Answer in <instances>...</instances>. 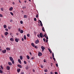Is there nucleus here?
<instances>
[{
  "label": "nucleus",
  "mask_w": 74,
  "mask_h": 74,
  "mask_svg": "<svg viewBox=\"0 0 74 74\" xmlns=\"http://www.w3.org/2000/svg\"><path fill=\"white\" fill-rule=\"evenodd\" d=\"M41 48L42 49V52H43L45 50V48L44 47V46H42L41 47Z\"/></svg>",
  "instance_id": "f257e3e1"
},
{
  "label": "nucleus",
  "mask_w": 74,
  "mask_h": 74,
  "mask_svg": "<svg viewBox=\"0 0 74 74\" xmlns=\"http://www.w3.org/2000/svg\"><path fill=\"white\" fill-rule=\"evenodd\" d=\"M42 55V54L40 52L38 53V56H41Z\"/></svg>",
  "instance_id": "f03ea898"
},
{
  "label": "nucleus",
  "mask_w": 74,
  "mask_h": 74,
  "mask_svg": "<svg viewBox=\"0 0 74 74\" xmlns=\"http://www.w3.org/2000/svg\"><path fill=\"white\" fill-rule=\"evenodd\" d=\"M6 69L7 70H10V67L9 66H6Z\"/></svg>",
  "instance_id": "7ed1b4c3"
},
{
  "label": "nucleus",
  "mask_w": 74,
  "mask_h": 74,
  "mask_svg": "<svg viewBox=\"0 0 74 74\" xmlns=\"http://www.w3.org/2000/svg\"><path fill=\"white\" fill-rule=\"evenodd\" d=\"M40 37L41 38H42L43 37V35H42V33H40Z\"/></svg>",
  "instance_id": "20e7f679"
},
{
  "label": "nucleus",
  "mask_w": 74,
  "mask_h": 74,
  "mask_svg": "<svg viewBox=\"0 0 74 74\" xmlns=\"http://www.w3.org/2000/svg\"><path fill=\"white\" fill-rule=\"evenodd\" d=\"M44 36L45 38H46V39L47 40H48V36H47V34H45L44 35Z\"/></svg>",
  "instance_id": "39448f33"
},
{
  "label": "nucleus",
  "mask_w": 74,
  "mask_h": 74,
  "mask_svg": "<svg viewBox=\"0 0 74 74\" xmlns=\"http://www.w3.org/2000/svg\"><path fill=\"white\" fill-rule=\"evenodd\" d=\"M9 59L11 61H13L14 59H13V58H12V57H10Z\"/></svg>",
  "instance_id": "423d86ee"
},
{
  "label": "nucleus",
  "mask_w": 74,
  "mask_h": 74,
  "mask_svg": "<svg viewBox=\"0 0 74 74\" xmlns=\"http://www.w3.org/2000/svg\"><path fill=\"white\" fill-rule=\"evenodd\" d=\"M39 42V40H38V39L36 40L35 41V43L36 44H38V43Z\"/></svg>",
  "instance_id": "0eeeda50"
},
{
  "label": "nucleus",
  "mask_w": 74,
  "mask_h": 74,
  "mask_svg": "<svg viewBox=\"0 0 74 74\" xmlns=\"http://www.w3.org/2000/svg\"><path fill=\"white\" fill-rule=\"evenodd\" d=\"M2 52L3 53H6V50L5 49L4 50H2Z\"/></svg>",
  "instance_id": "6e6552de"
},
{
  "label": "nucleus",
  "mask_w": 74,
  "mask_h": 74,
  "mask_svg": "<svg viewBox=\"0 0 74 74\" xmlns=\"http://www.w3.org/2000/svg\"><path fill=\"white\" fill-rule=\"evenodd\" d=\"M39 21H40V25L41 26H42L43 25H42V22H41V21H40V20H39Z\"/></svg>",
  "instance_id": "1a4fd4ad"
},
{
  "label": "nucleus",
  "mask_w": 74,
  "mask_h": 74,
  "mask_svg": "<svg viewBox=\"0 0 74 74\" xmlns=\"http://www.w3.org/2000/svg\"><path fill=\"white\" fill-rule=\"evenodd\" d=\"M18 61L20 64H21L22 63V62H21V60L20 59H18Z\"/></svg>",
  "instance_id": "9d476101"
},
{
  "label": "nucleus",
  "mask_w": 74,
  "mask_h": 74,
  "mask_svg": "<svg viewBox=\"0 0 74 74\" xmlns=\"http://www.w3.org/2000/svg\"><path fill=\"white\" fill-rule=\"evenodd\" d=\"M17 66L18 67H19V68H20V69H21L22 67V66L21 65L18 64L17 65Z\"/></svg>",
  "instance_id": "9b49d317"
},
{
  "label": "nucleus",
  "mask_w": 74,
  "mask_h": 74,
  "mask_svg": "<svg viewBox=\"0 0 74 74\" xmlns=\"http://www.w3.org/2000/svg\"><path fill=\"white\" fill-rule=\"evenodd\" d=\"M12 10H13V8L12 7L10 8L9 9L10 11H12Z\"/></svg>",
  "instance_id": "f8f14e48"
},
{
  "label": "nucleus",
  "mask_w": 74,
  "mask_h": 74,
  "mask_svg": "<svg viewBox=\"0 0 74 74\" xmlns=\"http://www.w3.org/2000/svg\"><path fill=\"white\" fill-rule=\"evenodd\" d=\"M4 34L5 36H7V34H8V33L7 32H6Z\"/></svg>",
  "instance_id": "ddd939ff"
},
{
  "label": "nucleus",
  "mask_w": 74,
  "mask_h": 74,
  "mask_svg": "<svg viewBox=\"0 0 74 74\" xmlns=\"http://www.w3.org/2000/svg\"><path fill=\"white\" fill-rule=\"evenodd\" d=\"M42 30L43 31V32H45V29H44V27H42Z\"/></svg>",
  "instance_id": "4468645a"
},
{
  "label": "nucleus",
  "mask_w": 74,
  "mask_h": 74,
  "mask_svg": "<svg viewBox=\"0 0 74 74\" xmlns=\"http://www.w3.org/2000/svg\"><path fill=\"white\" fill-rule=\"evenodd\" d=\"M8 64L9 66H11L12 65V63L11 62H9Z\"/></svg>",
  "instance_id": "2eb2a0df"
},
{
  "label": "nucleus",
  "mask_w": 74,
  "mask_h": 74,
  "mask_svg": "<svg viewBox=\"0 0 74 74\" xmlns=\"http://www.w3.org/2000/svg\"><path fill=\"white\" fill-rule=\"evenodd\" d=\"M20 71H21V69H18L17 70V71L18 73H19V72H20Z\"/></svg>",
  "instance_id": "dca6fc26"
},
{
  "label": "nucleus",
  "mask_w": 74,
  "mask_h": 74,
  "mask_svg": "<svg viewBox=\"0 0 74 74\" xmlns=\"http://www.w3.org/2000/svg\"><path fill=\"white\" fill-rule=\"evenodd\" d=\"M10 40V41H14V38H11Z\"/></svg>",
  "instance_id": "f3484780"
},
{
  "label": "nucleus",
  "mask_w": 74,
  "mask_h": 74,
  "mask_svg": "<svg viewBox=\"0 0 74 74\" xmlns=\"http://www.w3.org/2000/svg\"><path fill=\"white\" fill-rule=\"evenodd\" d=\"M20 58L21 60H22V59H23V57H22V56H20Z\"/></svg>",
  "instance_id": "a211bd4d"
},
{
  "label": "nucleus",
  "mask_w": 74,
  "mask_h": 74,
  "mask_svg": "<svg viewBox=\"0 0 74 74\" xmlns=\"http://www.w3.org/2000/svg\"><path fill=\"white\" fill-rule=\"evenodd\" d=\"M48 50H49V51L50 52V53H52V51H51V50L49 49H48Z\"/></svg>",
  "instance_id": "6ab92c4d"
},
{
  "label": "nucleus",
  "mask_w": 74,
  "mask_h": 74,
  "mask_svg": "<svg viewBox=\"0 0 74 74\" xmlns=\"http://www.w3.org/2000/svg\"><path fill=\"white\" fill-rule=\"evenodd\" d=\"M3 27L5 28H7V25H3Z\"/></svg>",
  "instance_id": "aec40b11"
},
{
  "label": "nucleus",
  "mask_w": 74,
  "mask_h": 74,
  "mask_svg": "<svg viewBox=\"0 0 74 74\" xmlns=\"http://www.w3.org/2000/svg\"><path fill=\"white\" fill-rule=\"evenodd\" d=\"M24 17L25 18H27V15H24Z\"/></svg>",
  "instance_id": "412c9836"
},
{
  "label": "nucleus",
  "mask_w": 74,
  "mask_h": 74,
  "mask_svg": "<svg viewBox=\"0 0 74 74\" xmlns=\"http://www.w3.org/2000/svg\"><path fill=\"white\" fill-rule=\"evenodd\" d=\"M27 58L28 59H30V57L28 55L27 56Z\"/></svg>",
  "instance_id": "4be33fe9"
},
{
  "label": "nucleus",
  "mask_w": 74,
  "mask_h": 74,
  "mask_svg": "<svg viewBox=\"0 0 74 74\" xmlns=\"http://www.w3.org/2000/svg\"><path fill=\"white\" fill-rule=\"evenodd\" d=\"M15 40L16 42H18V39L16 38L15 39Z\"/></svg>",
  "instance_id": "5701e85b"
},
{
  "label": "nucleus",
  "mask_w": 74,
  "mask_h": 74,
  "mask_svg": "<svg viewBox=\"0 0 74 74\" xmlns=\"http://www.w3.org/2000/svg\"><path fill=\"white\" fill-rule=\"evenodd\" d=\"M24 38L25 40H26V35H24Z\"/></svg>",
  "instance_id": "b1692460"
},
{
  "label": "nucleus",
  "mask_w": 74,
  "mask_h": 74,
  "mask_svg": "<svg viewBox=\"0 0 74 74\" xmlns=\"http://www.w3.org/2000/svg\"><path fill=\"white\" fill-rule=\"evenodd\" d=\"M6 49L8 51H9V50H10V48H7Z\"/></svg>",
  "instance_id": "393cba45"
},
{
  "label": "nucleus",
  "mask_w": 74,
  "mask_h": 74,
  "mask_svg": "<svg viewBox=\"0 0 74 74\" xmlns=\"http://www.w3.org/2000/svg\"><path fill=\"white\" fill-rule=\"evenodd\" d=\"M20 33H23V30H21L20 31Z\"/></svg>",
  "instance_id": "a878e982"
},
{
  "label": "nucleus",
  "mask_w": 74,
  "mask_h": 74,
  "mask_svg": "<svg viewBox=\"0 0 74 74\" xmlns=\"http://www.w3.org/2000/svg\"><path fill=\"white\" fill-rule=\"evenodd\" d=\"M37 36L39 38H40V35L39 34H38L37 35Z\"/></svg>",
  "instance_id": "bb28decb"
},
{
  "label": "nucleus",
  "mask_w": 74,
  "mask_h": 74,
  "mask_svg": "<svg viewBox=\"0 0 74 74\" xmlns=\"http://www.w3.org/2000/svg\"><path fill=\"white\" fill-rule=\"evenodd\" d=\"M10 14H11V15H12V16H13L14 15V14H13V13H12V12H10Z\"/></svg>",
  "instance_id": "cd10ccee"
},
{
  "label": "nucleus",
  "mask_w": 74,
  "mask_h": 74,
  "mask_svg": "<svg viewBox=\"0 0 74 74\" xmlns=\"http://www.w3.org/2000/svg\"><path fill=\"white\" fill-rule=\"evenodd\" d=\"M24 64H27V62H26V61H24Z\"/></svg>",
  "instance_id": "c85d7f7f"
},
{
  "label": "nucleus",
  "mask_w": 74,
  "mask_h": 74,
  "mask_svg": "<svg viewBox=\"0 0 74 74\" xmlns=\"http://www.w3.org/2000/svg\"><path fill=\"white\" fill-rule=\"evenodd\" d=\"M0 73H3V71L0 69Z\"/></svg>",
  "instance_id": "c756f323"
},
{
  "label": "nucleus",
  "mask_w": 74,
  "mask_h": 74,
  "mask_svg": "<svg viewBox=\"0 0 74 74\" xmlns=\"http://www.w3.org/2000/svg\"><path fill=\"white\" fill-rule=\"evenodd\" d=\"M27 37H29V36H30V35H29V34H28L27 35Z\"/></svg>",
  "instance_id": "7c9ffc66"
},
{
  "label": "nucleus",
  "mask_w": 74,
  "mask_h": 74,
  "mask_svg": "<svg viewBox=\"0 0 74 74\" xmlns=\"http://www.w3.org/2000/svg\"><path fill=\"white\" fill-rule=\"evenodd\" d=\"M44 62L45 63V62H47V61L46 60L44 59Z\"/></svg>",
  "instance_id": "2f4dec72"
},
{
  "label": "nucleus",
  "mask_w": 74,
  "mask_h": 74,
  "mask_svg": "<svg viewBox=\"0 0 74 74\" xmlns=\"http://www.w3.org/2000/svg\"><path fill=\"white\" fill-rule=\"evenodd\" d=\"M25 8H26V6H23V9H25Z\"/></svg>",
  "instance_id": "473e14b6"
},
{
  "label": "nucleus",
  "mask_w": 74,
  "mask_h": 74,
  "mask_svg": "<svg viewBox=\"0 0 74 74\" xmlns=\"http://www.w3.org/2000/svg\"><path fill=\"white\" fill-rule=\"evenodd\" d=\"M20 23H21V24H23V21H20Z\"/></svg>",
  "instance_id": "72a5a7b5"
},
{
  "label": "nucleus",
  "mask_w": 74,
  "mask_h": 74,
  "mask_svg": "<svg viewBox=\"0 0 74 74\" xmlns=\"http://www.w3.org/2000/svg\"><path fill=\"white\" fill-rule=\"evenodd\" d=\"M34 21H37V19H36V18H34Z\"/></svg>",
  "instance_id": "f704fd0d"
},
{
  "label": "nucleus",
  "mask_w": 74,
  "mask_h": 74,
  "mask_svg": "<svg viewBox=\"0 0 74 74\" xmlns=\"http://www.w3.org/2000/svg\"><path fill=\"white\" fill-rule=\"evenodd\" d=\"M35 48H36V49H37V48H38V47H37V46H35Z\"/></svg>",
  "instance_id": "c9c22d12"
},
{
  "label": "nucleus",
  "mask_w": 74,
  "mask_h": 74,
  "mask_svg": "<svg viewBox=\"0 0 74 74\" xmlns=\"http://www.w3.org/2000/svg\"><path fill=\"white\" fill-rule=\"evenodd\" d=\"M36 18H38V15L37 14V15H36Z\"/></svg>",
  "instance_id": "e433bc0d"
},
{
  "label": "nucleus",
  "mask_w": 74,
  "mask_h": 74,
  "mask_svg": "<svg viewBox=\"0 0 74 74\" xmlns=\"http://www.w3.org/2000/svg\"><path fill=\"white\" fill-rule=\"evenodd\" d=\"M1 10L2 11H3V8H1Z\"/></svg>",
  "instance_id": "4c0bfd02"
},
{
  "label": "nucleus",
  "mask_w": 74,
  "mask_h": 74,
  "mask_svg": "<svg viewBox=\"0 0 74 74\" xmlns=\"http://www.w3.org/2000/svg\"><path fill=\"white\" fill-rule=\"evenodd\" d=\"M12 64H14V61H12Z\"/></svg>",
  "instance_id": "58836bf2"
},
{
  "label": "nucleus",
  "mask_w": 74,
  "mask_h": 74,
  "mask_svg": "<svg viewBox=\"0 0 74 74\" xmlns=\"http://www.w3.org/2000/svg\"><path fill=\"white\" fill-rule=\"evenodd\" d=\"M18 30L19 32H20V31H21V28H18Z\"/></svg>",
  "instance_id": "ea45409f"
},
{
  "label": "nucleus",
  "mask_w": 74,
  "mask_h": 74,
  "mask_svg": "<svg viewBox=\"0 0 74 74\" xmlns=\"http://www.w3.org/2000/svg\"><path fill=\"white\" fill-rule=\"evenodd\" d=\"M47 71H48V70H47V69L45 70V72H47Z\"/></svg>",
  "instance_id": "a19ab883"
},
{
  "label": "nucleus",
  "mask_w": 74,
  "mask_h": 74,
  "mask_svg": "<svg viewBox=\"0 0 74 74\" xmlns=\"http://www.w3.org/2000/svg\"><path fill=\"white\" fill-rule=\"evenodd\" d=\"M53 65V63H51V67H52Z\"/></svg>",
  "instance_id": "79ce46f5"
},
{
  "label": "nucleus",
  "mask_w": 74,
  "mask_h": 74,
  "mask_svg": "<svg viewBox=\"0 0 74 74\" xmlns=\"http://www.w3.org/2000/svg\"><path fill=\"white\" fill-rule=\"evenodd\" d=\"M40 66H41V68H43V67H44L42 65H40Z\"/></svg>",
  "instance_id": "37998d69"
},
{
  "label": "nucleus",
  "mask_w": 74,
  "mask_h": 74,
  "mask_svg": "<svg viewBox=\"0 0 74 74\" xmlns=\"http://www.w3.org/2000/svg\"><path fill=\"white\" fill-rule=\"evenodd\" d=\"M0 17H3V15H2L1 14H0Z\"/></svg>",
  "instance_id": "c03bdc74"
},
{
  "label": "nucleus",
  "mask_w": 74,
  "mask_h": 74,
  "mask_svg": "<svg viewBox=\"0 0 74 74\" xmlns=\"http://www.w3.org/2000/svg\"><path fill=\"white\" fill-rule=\"evenodd\" d=\"M5 30L6 31H7V32H8V29H7V28H6L5 29Z\"/></svg>",
  "instance_id": "a18cd8bd"
},
{
  "label": "nucleus",
  "mask_w": 74,
  "mask_h": 74,
  "mask_svg": "<svg viewBox=\"0 0 74 74\" xmlns=\"http://www.w3.org/2000/svg\"><path fill=\"white\" fill-rule=\"evenodd\" d=\"M10 22H12V20L10 19Z\"/></svg>",
  "instance_id": "49530a36"
},
{
  "label": "nucleus",
  "mask_w": 74,
  "mask_h": 74,
  "mask_svg": "<svg viewBox=\"0 0 74 74\" xmlns=\"http://www.w3.org/2000/svg\"><path fill=\"white\" fill-rule=\"evenodd\" d=\"M34 45V43H32L31 44V45L33 46Z\"/></svg>",
  "instance_id": "de8ad7c7"
},
{
  "label": "nucleus",
  "mask_w": 74,
  "mask_h": 74,
  "mask_svg": "<svg viewBox=\"0 0 74 74\" xmlns=\"http://www.w3.org/2000/svg\"><path fill=\"white\" fill-rule=\"evenodd\" d=\"M1 69H2V70H3V67L2 66H1Z\"/></svg>",
  "instance_id": "09e8293b"
},
{
  "label": "nucleus",
  "mask_w": 74,
  "mask_h": 74,
  "mask_svg": "<svg viewBox=\"0 0 74 74\" xmlns=\"http://www.w3.org/2000/svg\"><path fill=\"white\" fill-rule=\"evenodd\" d=\"M43 40L44 42H45V38H43Z\"/></svg>",
  "instance_id": "8fccbe9b"
},
{
  "label": "nucleus",
  "mask_w": 74,
  "mask_h": 74,
  "mask_svg": "<svg viewBox=\"0 0 74 74\" xmlns=\"http://www.w3.org/2000/svg\"><path fill=\"white\" fill-rule=\"evenodd\" d=\"M56 66H57V67H58V64H56Z\"/></svg>",
  "instance_id": "3c124183"
},
{
  "label": "nucleus",
  "mask_w": 74,
  "mask_h": 74,
  "mask_svg": "<svg viewBox=\"0 0 74 74\" xmlns=\"http://www.w3.org/2000/svg\"><path fill=\"white\" fill-rule=\"evenodd\" d=\"M1 37H2V38H4V36L3 35H1Z\"/></svg>",
  "instance_id": "603ef678"
},
{
  "label": "nucleus",
  "mask_w": 74,
  "mask_h": 74,
  "mask_svg": "<svg viewBox=\"0 0 74 74\" xmlns=\"http://www.w3.org/2000/svg\"><path fill=\"white\" fill-rule=\"evenodd\" d=\"M21 74H24V72H22L21 73Z\"/></svg>",
  "instance_id": "864d4df0"
},
{
  "label": "nucleus",
  "mask_w": 74,
  "mask_h": 74,
  "mask_svg": "<svg viewBox=\"0 0 74 74\" xmlns=\"http://www.w3.org/2000/svg\"><path fill=\"white\" fill-rule=\"evenodd\" d=\"M50 74H54L53 73V72H50Z\"/></svg>",
  "instance_id": "5fc2aeb1"
},
{
  "label": "nucleus",
  "mask_w": 74,
  "mask_h": 74,
  "mask_svg": "<svg viewBox=\"0 0 74 74\" xmlns=\"http://www.w3.org/2000/svg\"><path fill=\"white\" fill-rule=\"evenodd\" d=\"M55 74H58V72H55Z\"/></svg>",
  "instance_id": "6e6d98bb"
},
{
  "label": "nucleus",
  "mask_w": 74,
  "mask_h": 74,
  "mask_svg": "<svg viewBox=\"0 0 74 74\" xmlns=\"http://www.w3.org/2000/svg\"><path fill=\"white\" fill-rule=\"evenodd\" d=\"M12 4H13V5H15V3L14 2H12Z\"/></svg>",
  "instance_id": "4d7b16f0"
},
{
  "label": "nucleus",
  "mask_w": 74,
  "mask_h": 74,
  "mask_svg": "<svg viewBox=\"0 0 74 74\" xmlns=\"http://www.w3.org/2000/svg\"><path fill=\"white\" fill-rule=\"evenodd\" d=\"M22 41H24V39H23V38H22Z\"/></svg>",
  "instance_id": "13d9d810"
},
{
  "label": "nucleus",
  "mask_w": 74,
  "mask_h": 74,
  "mask_svg": "<svg viewBox=\"0 0 74 74\" xmlns=\"http://www.w3.org/2000/svg\"><path fill=\"white\" fill-rule=\"evenodd\" d=\"M48 41V40H46V42H47Z\"/></svg>",
  "instance_id": "bf43d9fd"
},
{
  "label": "nucleus",
  "mask_w": 74,
  "mask_h": 74,
  "mask_svg": "<svg viewBox=\"0 0 74 74\" xmlns=\"http://www.w3.org/2000/svg\"><path fill=\"white\" fill-rule=\"evenodd\" d=\"M25 68L26 69H29V68L27 67V66Z\"/></svg>",
  "instance_id": "052dcab7"
},
{
  "label": "nucleus",
  "mask_w": 74,
  "mask_h": 74,
  "mask_svg": "<svg viewBox=\"0 0 74 74\" xmlns=\"http://www.w3.org/2000/svg\"><path fill=\"white\" fill-rule=\"evenodd\" d=\"M16 34L17 36H18L19 34H18V33H16Z\"/></svg>",
  "instance_id": "680f3d73"
},
{
  "label": "nucleus",
  "mask_w": 74,
  "mask_h": 74,
  "mask_svg": "<svg viewBox=\"0 0 74 74\" xmlns=\"http://www.w3.org/2000/svg\"><path fill=\"white\" fill-rule=\"evenodd\" d=\"M53 59L54 60V61H55V58H53Z\"/></svg>",
  "instance_id": "e2e57ef3"
},
{
  "label": "nucleus",
  "mask_w": 74,
  "mask_h": 74,
  "mask_svg": "<svg viewBox=\"0 0 74 74\" xmlns=\"http://www.w3.org/2000/svg\"><path fill=\"white\" fill-rule=\"evenodd\" d=\"M12 33H10V35H12Z\"/></svg>",
  "instance_id": "0e129e2a"
},
{
  "label": "nucleus",
  "mask_w": 74,
  "mask_h": 74,
  "mask_svg": "<svg viewBox=\"0 0 74 74\" xmlns=\"http://www.w3.org/2000/svg\"><path fill=\"white\" fill-rule=\"evenodd\" d=\"M29 53H30V54L31 55H32V53H31V52H30Z\"/></svg>",
  "instance_id": "69168bd1"
},
{
  "label": "nucleus",
  "mask_w": 74,
  "mask_h": 74,
  "mask_svg": "<svg viewBox=\"0 0 74 74\" xmlns=\"http://www.w3.org/2000/svg\"><path fill=\"white\" fill-rule=\"evenodd\" d=\"M8 29H11V28H10V27H8Z\"/></svg>",
  "instance_id": "338daca9"
},
{
  "label": "nucleus",
  "mask_w": 74,
  "mask_h": 74,
  "mask_svg": "<svg viewBox=\"0 0 74 74\" xmlns=\"http://www.w3.org/2000/svg\"><path fill=\"white\" fill-rule=\"evenodd\" d=\"M18 1H19V3H21V1H20V0H18Z\"/></svg>",
  "instance_id": "774afa93"
}]
</instances>
